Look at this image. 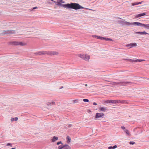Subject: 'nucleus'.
<instances>
[{
  "mask_svg": "<svg viewBox=\"0 0 149 149\" xmlns=\"http://www.w3.org/2000/svg\"><path fill=\"white\" fill-rule=\"evenodd\" d=\"M66 6H67V8H72L75 10H78L84 8L79 4L75 3H68V5H66Z\"/></svg>",
  "mask_w": 149,
  "mask_h": 149,
  "instance_id": "obj_1",
  "label": "nucleus"
},
{
  "mask_svg": "<svg viewBox=\"0 0 149 149\" xmlns=\"http://www.w3.org/2000/svg\"><path fill=\"white\" fill-rule=\"evenodd\" d=\"M118 22L119 24H121L123 26L125 25L130 26L133 25H137V22H129L123 19H122V20L119 21Z\"/></svg>",
  "mask_w": 149,
  "mask_h": 149,
  "instance_id": "obj_2",
  "label": "nucleus"
},
{
  "mask_svg": "<svg viewBox=\"0 0 149 149\" xmlns=\"http://www.w3.org/2000/svg\"><path fill=\"white\" fill-rule=\"evenodd\" d=\"M132 82L130 81H120V82H112V85H118L119 84L121 86H126L128 84H132Z\"/></svg>",
  "mask_w": 149,
  "mask_h": 149,
  "instance_id": "obj_3",
  "label": "nucleus"
},
{
  "mask_svg": "<svg viewBox=\"0 0 149 149\" xmlns=\"http://www.w3.org/2000/svg\"><path fill=\"white\" fill-rule=\"evenodd\" d=\"M9 44L12 45L25 46L27 45L26 43L22 42L13 41L9 43Z\"/></svg>",
  "mask_w": 149,
  "mask_h": 149,
  "instance_id": "obj_4",
  "label": "nucleus"
},
{
  "mask_svg": "<svg viewBox=\"0 0 149 149\" xmlns=\"http://www.w3.org/2000/svg\"><path fill=\"white\" fill-rule=\"evenodd\" d=\"M64 3L65 2L63 0H58L56 1H54V3H55L56 5L67 8L66 5H68V3L65 4H62V3Z\"/></svg>",
  "mask_w": 149,
  "mask_h": 149,
  "instance_id": "obj_5",
  "label": "nucleus"
},
{
  "mask_svg": "<svg viewBox=\"0 0 149 149\" xmlns=\"http://www.w3.org/2000/svg\"><path fill=\"white\" fill-rule=\"evenodd\" d=\"M79 56L86 61H88L90 58V56L85 54H79Z\"/></svg>",
  "mask_w": 149,
  "mask_h": 149,
  "instance_id": "obj_6",
  "label": "nucleus"
},
{
  "mask_svg": "<svg viewBox=\"0 0 149 149\" xmlns=\"http://www.w3.org/2000/svg\"><path fill=\"white\" fill-rule=\"evenodd\" d=\"M137 25L149 29V24H145L137 22Z\"/></svg>",
  "mask_w": 149,
  "mask_h": 149,
  "instance_id": "obj_7",
  "label": "nucleus"
},
{
  "mask_svg": "<svg viewBox=\"0 0 149 149\" xmlns=\"http://www.w3.org/2000/svg\"><path fill=\"white\" fill-rule=\"evenodd\" d=\"M15 31L8 30L7 31H4L3 32V34H13L15 33Z\"/></svg>",
  "mask_w": 149,
  "mask_h": 149,
  "instance_id": "obj_8",
  "label": "nucleus"
},
{
  "mask_svg": "<svg viewBox=\"0 0 149 149\" xmlns=\"http://www.w3.org/2000/svg\"><path fill=\"white\" fill-rule=\"evenodd\" d=\"M105 102L107 103H113V104H116V103H118V100H108L106 101Z\"/></svg>",
  "mask_w": 149,
  "mask_h": 149,
  "instance_id": "obj_9",
  "label": "nucleus"
},
{
  "mask_svg": "<svg viewBox=\"0 0 149 149\" xmlns=\"http://www.w3.org/2000/svg\"><path fill=\"white\" fill-rule=\"evenodd\" d=\"M58 54V52L55 51H49L47 52V55H57Z\"/></svg>",
  "mask_w": 149,
  "mask_h": 149,
  "instance_id": "obj_10",
  "label": "nucleus"
},
{
  "mask_svg": "<svg viewBox=\"0 0 149 149\" xmlns=\"http://www.w3.org/2000/svg\"><path fill=\"white\" fill-rule=\"evenodd\" d=\"M137 44L135 43H131L130 44H128L126 45L127 47H130V48L136 46Z\"/></svg>",
  "mask_w": 149,
  "mask_h": 149,
  "instance_id": "obj_11",
  "label": "nucleus"
},
{
  "mask_svg": "<svg viewBox=\"0 0 149 149\" xmlns=\"http://www.w3.org/2000/svg\"><path fill=\"white\" fill-rule=\"evenodd\" d=\"M104 116V114L103 113H96L95 118H99Z\"/></svg>",
  "mask_w": 149,
  "mask_h": 149,
  "instance_id": "obj_12",
  "label": "nucleus"
},
{
  "mask_svg": "<svg viewBox=\"0 0 149 149\" xmlns=\"http://www.w3.org/2000/svg\"><path fill=\"white\" fill-rule=\"evenodd\" d=\"M46 51H41L40 52H37L35 53L36 54H39L40 55H42L46 54Z\"/></svg>",
  "mask_w": 149,
  "mask_h": 149,
  "instance_id": "obj_13",
  "label": "nucleus"
},
{
  "mask_svg": "<svg viewBox=\"0 0 149 149\" xmlns=\"http://www.w3.org/2000/svg\"><path fill=\"white\" fill-rule=\"evenodd\" d=\"M107 108L104 107H100L99 108V111H102L105 112L107 110Z\"/></svg>",
  "mask_w": 149,
  "mask_h": 149,
  "instance_id": "obj_14",
  "label": "nucleus"
},
{
  "mask_svg": "<svg viewBox=\"0 0 149 149\" xmlns=\"http://www.w3.org/2000/svg\"><path fill=\"white\" fill-rule=\"evenodd\" d=\"M55 105V103L54 101H52L50 102H48L47 103V106H48L54 105Z\"/></svg>",
  "mask_w": 149,
  "mask_h": 149,
  "instance_id": "obj_15",
  "label": "nucleus"
},
{
  "mask_svg": "<svg viewBox=\"0 0 149 149\" xmlns=\"http://www.w3.org/2000/svg\"><path fill=\"white\" fill-rule=\"evenodd\" d=\"M146 13H140L138 14L137 15H136L135 17L136 18H137L141 16H144L146 15Z\"/></svg>",
  "mask_w": 149,
  "mask_h": 149,
  "instance_id": "obj_16",
  "label": "nucleus"
},
{
  "mask_svg": "<svg viewBox=\"0 0 149 149\" xmlns=\"http://www.w3.org/2000/svg\"><path fill=\"white\" fill-rule=\"evenodd\" d=\"M101 40H106V41H112V39L111 38H105V37H101Z\"/></svg>",
  "mask_w": 149,
  "mask_h": 149,
  "instance_id": "obj_17",
  "label": "nucleus"
},
{
  "mask_svg": "<svg viewBox=\"0 0 149 149\" xmlns=\"http://www.w3.org/2000/svg\"><path fill=\"white\" fill-rule=\"evenodd\" d=\"M135 34H140L141 35H146L147 34H148V33H147L146 31H143L142 32H135Z\"/></svg>",
  "mask_w": 149,
  "mask_h": 149,
  "instance_id": "obj_18",
  "label": "nucleus"
},
{
  "mask_svg": "<svg viewBox=\"0 0 149 149\" xmlns=\"http://www.w3.org/2000/svg\"><path fill=\"white\" fill-rule=\"evenodd\" d=\"M58 138L57 137L54 136L53 137V138L51 140V141L52 142H54L58 140Z\"/></svg>",
  "mask_w": 149,
  "mask_h": 149,
  "instance_id": "obj_19",
  "label": "nucleus"
},
{
  "mask_svg": "<svg viewBox=\"0 0 149 149\" xmlns=\"http://www.w3.org/2000/svg\"><path fill=\"white\" fill-rule=\"evenodd\" d=\"M127 101L125 100H118V103H121V104H124L125 103H127Z\"/></svg>",
  "mask_w": 149,
  "mask_h": 149,
  "instance_id": "obj_20",
  "label": "nucleus"
},
{
  "mask_svg": "<svg viewBox=\"0 0 149 149\" xmlns=\"http://www.w3.org/2000/svg\"><path fill=\"white\" fill-rule=\"evenodd\" d=\"M124 132H125V133H126L127 134V136H130V133L128 130L127 129L125 130Z\"/></svg>",
  "mask_w": 149,
  "mask_h": 149,
  "instance_id": "obj_21",
  "label": "nucleus"
},
{
  "mask_svg": "<svg viewBox=\"0 0 149 149\" xmlns=\"http://www.w3.org/2000/svg\"><path fill=\"white\" fill-rule=\"evenodd\" d=\"M18 119V118L17 117H15V118H11V120L12 122L14 121H17Z\"/></svg>",
  "mask_w": 149,
  "mask_h": 149,
  "instance_id": "obj_22",
  "label": "nucleus"
},
{
  "mask_svg": "<svg viewBox=\"0 0 149 149\" xmlns=\"http://www.w3.org/2000/svg\"><path fill=\"white\" fill-rule=\"evenodd\" d=\"M117 148V145H115L113 146H109L108 147V148L109 149H114Z\"/></svg>",
  "mask_w": 149,
  "mask_h": 149,
  "instance_id": "obj_23",
  "label": "nucleus"
},
{
  "mask_svg": "<svg viewBox=\"0 0 149 149\" xmlns=\"http://www.w3.org/2000/svg\"><path fill=\"white\" fill-rule=\"evenodd\" d=\"M66 139L67 140V141L68 143L70 142V140H71V138L69 136H67Z\"/></svg>",
  "mask_w": 149,
  "mask_h": 149,
  "instance_id": "obj_24",
  "label": "nucleus"
},
{
  "mask_svg": "<svg viewBox=\"0 0 149 149\" xmlns=\"http://www.w3.org/2000/svg\"><path fill=\"white\" fill-rule=\"evenodd\" d=\"M125 60H129L130 61L133 62H138L137 59H135V60H132L131 59H126Z\"/></svg>",
  "mask_w": 149,
  "mask_h": 149,
  "instance_id": "obj_25",
  "label": "nucleus"
},
{
  "mask_svg": "<svg viewBox=\"0 0 149 149\" xmlns=\"http://www.w3.org/2000/svg\"><path fill=\"white\" fill-rule=\"evenodd\" d=\"M64 146V145H63V144H62L61 145L59 146L58 148V149H63Z\"/></svg>",
  "mask_w": 149,
  "mask_h": 149,
  "instance_id": "obj_26",
  "label": "nucleus"
},
{
  "mask_svg": "<svg viewBox=\"0 0 149 149\" xmlns=\"http://www.w3.org/2000/svg\"><path fill=\"white\" fill-rule=\"evenodd\" d=\"M73 102L75 103H78V100H73Z\"/></svg>",
  "mask_w": 149,
  "mask_h": 149,
  "instance_id": "obj_27",
  "label": "nucleus"
},
{
  "mask_svg": "<svg viewBox=\"0 0 149 149\" xmlns=\"http://www.w3.org/2000/svg\"><path fill=\"white\" fill-rule=\"evenodd\" d=\"M63 144V143H62V142L61 141H60L59 142H58L57 143V145H59L60 144Z\"/></svg>",
  "mask_w": 149,
  "mask_h": 149,
  "instance_id": "obj_28",
  "label": "nucleus"
},
{
  "mask_svg": "<svg viewBox=\"0 0 149 149\" xmlns=\"http://www.w3.org/2000/svg\"><path fill=\"white\" fill-rule=\"evenodd\" d=\"M83 101L84 102H89V100L87 99H84Z\"/></svg>",
  "mask_w": 149,
  "mask_h": 149,
  "instance_id": "obj_29",
  "label": "nucleus"
},
{
  "mask_svg": "<svg viewBox=\"0 0 149 149\" xmlns=\"http://www.w3.org/2000/svg\"><path fill=\"white\" fill-rule=\"evenodd\" d=\"M6 146H10L11 147L12 146V144L11 143H7L6 144Z\"/></svg>",
  "mask_w": 149,
  "mask_h": 149,
  "instance_id": "obj_30",
  "label": "nucleus"
},
{
  "mask_svg": "<svg viewBox=\"0 0 149 149\" xmlns=\"http://www.w3.org/2000/svg\"><path fill=\"white\" fill-rule=\"evenodd\" d=\"M135 143V142L134 141H130V144L131 145H133Z\"/></svg>",
  "mask_w": 149,
  "mask_h": 149,
  "instance_id": "obj_31",
  "label": "nucleus"
},
{
  "mask_svg": "<svg viewBox=\"0 0 149 149\" xmlns=\"http://www.w3.org/2000/svg\"><path fill=\"white\" fill-rule=\"evenodd\" d=\"M101 37H102L99 36H97V38L98 39H101Z\"/></svg>",
  "mask_w": 149,
  "mask_h": 149,
  "instance_id": "obj_32",
  "label": "nucleus"
},
{
  "mask_svg": "<svg viewBox=\"0 0 149 149\" xmlns=\"http://www.w3.org/2000/svg\"><path fill=\"white\" fill-rule=\"evenodd\" d=\"M97 36L95 35H92V37H93V38H97Z\"/></svg>",
  "mask_w": 149,
  "mask_h": 149,
  "instance_id": "obj_33",
  "label": "nucleus"
},
{
  "mask_svg": "<svg viewBox=\"0 0 149 149\" xmlns=\"http://www.w3.org/2000/svg\"><path fill=\"white\" fill-rule=\"evenodd\" d=\"M121 127L123 130H125V127L124 126H121Z\"/></svg>",
  "mask_w": 149,
  "mask_h": 149,
  "instance_id": "obj_34",
  "label": "nucleus"
},
{
  "mask_svg": "<svg viewBox=\"0 0 149 149\" xmlns=\"http://www.w3.org/2000/svg\"><path fill=\"white\" fill-rule=\"evenodd\" d=\"M138 62H140L142 61V59H137Z\"/></svg>",
  "mask_w": 149,
  "mask_h": 149,
  "instance_id": "obj_35",
  "label": "nucleus"
},
{
  "mask_svg": "<svg viewBox=\"0 0 149 149\" xmlns=\"http://www.w3.org/2000/svg\"><path fill=\"white\" fill-rule=\"evenodd\" d=\"M93 105H97V104L96 103V102H94L93 103Z\"/></svg>",
  "mask_w": 149,
  "mask_h": 149,
  "instance_id": "obj_36",
  "label": "nucleus"
},
{
  "mask_svg": "<svg viewBox=\"0 0 149 149\" xmlns=\"http://www.w3.org/2000/svg\"><path fill=\"white\" fill-rule=\"evenodd\" d=\"M72 126V125L71 124H69L68 125V127H71Z\"/></svg>",
  "mask_w": 149,
  "mask_h": 149,
  "instance_id": "obj_37",
  "label": "nucleus"
},
{
  "mask_svg": "<svg viewBox=\"0 0 149 149\" xmlns=\"http://www.w3.org/2000/svg\"><path fill=\"white\" fill-rule=\"evenodd\" d=\"M138 2H136L134 3V5H138Z\"/></svg>",
  "mask_w": 149,
  "mask_h": 149,
  "instance_id": "obj_38",
  "label": "nucleus"
},
{
  "mask_svg": "<svg viewBox=\"0 0 149 149\" xmlns=\"http://www.w3.org/2000/svg\"><path fill=\"white\" fill-rule=\"evenodd\" d=\"M38 8L37 7H35L33 8V9H35L37 8Z\"/></svg>",
  "mask_w": 149,
  "mask_h": 149,
  "instance_id": "obj_39",
  "label": "nucleus"
},
{
  "mask_svg": "<svg viewBox=\"0 0 149 149\" xmlns=\"http://www.w3.org/2000/svg\"><path fill=\"white\" fill-rule=\"evenodd\" d=\"M138 4H141L142 3V2H138Z\"/></svg>",
  "mask_w": 149,
  "mask_h": 149,
  "instance_id": "obj_40",
  "label": "nucleus"
},
{
  "mask_svg": "<svg viewBox=\"0 0 149 149\" xmlns=\"http://www.w3.org/2000/svg\"><path fill=\"white\" fill-rule=\"evenodd\" d=\"M142 61H145V60L142 59Z\"/></svg>",
  "mask_w": 149,
  "mask_h": 149,
  "instance_id": "obj_41",
  "label": "nucleus"
},
{
  "mask_svg": "<svg viewBox=\"0 0 149 149\" xmlns=\"http://www.w3.org/2000/svg\"><path fill=\"white\" fill-rule=\"evenodd\" d=\"M15 148H11V149H15Z\"/></svg>",
  "mask_w": 149,
  "mask_h": 149,
  "instance_id": "obj_42",
  "label": "nucleus"
},
{
  "mask_svg": "<svg viewBox=\"0 0 149 149\" xmlns=\"http://www.w3.org/2000/svg\"><path fill=\"white\" fill-rule=\"evenodd\" d=\"M85 85L86 86H87V84H85Z\"/></svg>",
  "mask_w": 149,
  "mask_h": 149,
  "instance_id": "obj_43",
  "label": "nucleus"
},
{
  "mask_svg": "<svg viewBox=\"0 0 149 149\" xmlns=\"http://www.w3.org/2000/svg\"><path fill=\"white\" fill-rule=\"evenodd\" d=\"M51 1H53L54 2V1L53 0H51Z\"/></svg>",
  "mask_w": 149,
  "mask_h": 149,
  "instance_id": "obj_44",
  "label": "nucleus"
}]
</instances>
